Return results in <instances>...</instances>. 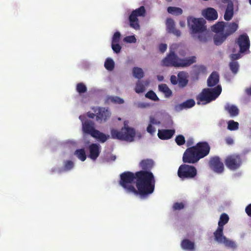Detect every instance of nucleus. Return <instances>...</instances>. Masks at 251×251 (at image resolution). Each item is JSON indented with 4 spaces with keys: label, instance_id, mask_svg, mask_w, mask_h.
<instances>
[{
    "label": "nucleus",
    "instance_id": "f257e3e1",
    "mask_svg": "<svg viewBox=\"0 0 251 251\" xmlns=\"http://www.w3.org/2000/svg\"><path fill=\"white\" fill-rule=\"evenodd\" d=\"M136 186L137 188L135 195L145 197L153 193L155 180L151 172L139 171L135 173Z\"/></svg>",
    "mask_w": 251,
    "mask_h": 251
},
{
    "label": "nucleus",
    "instance_id": "f03ea898",
    "mask_svg": "<svg viewBox=\"0 0 251 251\" xmlns=\"http://www.w3.org/2000/svg\"><path fill=\"white\" fill-rule=\"evenodd\" d=\"M196 62V58L194 56L181 59L178 57L174 51L171 50L162 59L161 64L165 67L185 68L190 66Z\"/></svg>",
    "mask_w": 251,
    "mask_h": 251
},
{
    "label": "nucleus",
    "instance_id": "7ed1b4c3",
    "mask_svg": "<svg viewBox=\"0 0 251 251\" xmlns=\"http://www.w3.org/2000/svg\"><path fill=\"white\" fill-rule=\"evenodd\" d=\"M222 87L218 85L214 88H204L196 97L197 104H206L215 100L220 95Z\"/></svg>",
    "mask_w": 251,
    "mask_h": 251
},
{
    "label": "nucleus",
    "instance_id": "20e7f679",
    "mask_svg": "<svg viewBox=\"0 0 251 251\" xmlns=\"http://www.w3.org/2000/svg\"><path fill=\"white\" fill-rule=\"evenodd\" d=\"M135 179V173L126 171L120 175V179L119 183L127 193H132L135 195L136 189L133 185Z\"/></svg>",
    "mask_w": 251,
    "mask_h": 251
},
{
    "label": "nucleus",
    "instance_id": "39448f33",
    "mask_svg": "<svg viewBox=\"0 0 251 251\" xmlns=\"http://www.w3.org/2000/svg\"><path fill=\"white\" fill-rule=\"evenodd\" d=\"M111 135L112 138L114 139L132 142L135 136V131L134 128L125 126L122 128L121 131L112 129Z\"/></svg>",
    "mask_w": 251,
    "mask_h": 251
},
{
    "label": "nucleus",
    "instance_id": "423d86ee",
    "mask_svg": "<svg viewBox=\"0 0 251 251\" xmlns=\"http://www.w3.org/2000/svg\"><path fill=\"white\" fill-rule=\"evenodd\" d=\"M197 175V170L193 166L182 164L177 171L178 176L181 179H191L194 178Z\"/></svg>",
    "mask_w": 251,
    "mask_h": 251
},
{
    "label": "nucleus",
    "instance_id": "0eeeda50",
    "mask_svg": "<svg viewBox=\"0 0 251 251\" xmlns=\"http://www.w3.org/2000/svg\"><path fill=\"white\" fill-rule=\"evenodd\" d=\"M187 23L192 30V34L202 32L206 30L204 25L205 21L202 18L189 17L187 19Z\"/></svg>",
    "mask_w": 251,
    "mask_h": 251
},
{
    "label": "nucleus",
    "instance_id": "6e6552de",
    "mask_svg": "<svg viewBox=\"0 0 251 251\" xmlns=\"http://www.w3.org/2000/svg\"><path fill=\"white\" fill-rule=\"evenodd\" d=\"M146 14V10L144 6H141L132 11L129 16V25L132 28L138 30L140 29L138 17H144Z\"/></svg>",
    "mask_w": 251,
    "mask_h": 251
},
{
    "label": "nucleus",
    "instance_id": "1a4fd4ad",
    "mask_svg": "<svg viewBox=\"0 0 251 251\" xmlns=\"http://www.w3.org/2000/svg\"><path fill=\"white\" fill-rule=\"evenodd\" d=\"M225 163L228 169L235 171L241 167L242 164V160L239 154H232L226 157Z\"/></svg>",
    "mask_w": 251,
    "mask_h": 251
},
{
    "label": "nucleus",
    "instance_id": "9d476101",
    "mask_svg": "<svg viewBox=\"0 0 251 251\" xmlns=\"http://www.w3.org/2000/svg\"><path fill=\"white\" fill-rule=\"evenodd\" d=\"M201 159L195 146L188 148L184 151L182 160L184 163L195 164Z\"/></svg>",
    "mask_w": 251,
    "mask_h": 251
},
{
    "label": "nucleus",
    "instance_id": "9b49d317",
    "mask_svg": "<svg viewBox=\"0 0 251 251\" xmlns=\"http://www.w3.org/2000/svg\"><path fill=\"white\" fill-rule=\"evenodd\" d=\"M79 119L82 122V129L83 132L92 137L97 129H95V123L93 120L87 119L84 116L80 115Z\"/></svg>",
    "mask_w": 251,
    "mask_h": 251
},
{
    "label": "nucleus",
    "instance_id": "f8f14e48",
    "mask_svg": "<svg viewBox=\"0 0 251 251\" xmlns=\"http://www.w3.org/2000/svg\"><path fill=\"white\" fill-rule=\"evenodd\" d=\"M209 165L210 169L215 173L221 174L224 172V164L219 156L211 157L209 161Z\"/></svg>",
    "mask_w": 251,
    "mask_h": 251
},
{
    "label": "nucleus",
    "instance_id": "ddd939ff",
    "mask_svg": "<svg viewBox=\"0 0 251 251\" xmlns=\"http://www.w3.org/2000/svg\"><path fill=\"white\" fill-rule=\"evenodd\" d=\"M236 43L239 47L240 53H244L249 50L250 46V42L249 36L247 34L240 35L238 38Z\"/></svg>",
    "mask_w": 251,
    "mask_h": 251
},
{
    "label": "nucleus",
    "instance_id": "4468645a",
    "mask_svg": "<svg viewBox=\"0 0 251 251\" xmlns=\"http://www.w3.org/2000/svg\"><path fill=\"white\" fill-rule=\"evenodd\" d=\"M194 146L196 148L200 159L204 158L209 153L210 146L207 142H200Z\"/></svg>",
    "mask_w": 251,
    "mask_h": 251
},
{
    "label": "nucleus",
    "instance_id": "2eb2a0df",
    "mask_svg": "<svg viewBox=\"0 0 251 251\" xmlns=\"http://www.w3.org/2000/svg\"><path fill=\"white\" fill-rule=\"evenodd\" d=\"M96 113V121L99 123L105 122L110 116V113L105 108L99 107L95 110Z\"/></svg>",
    "mask_w": 251,
    "mask_h": 251
},
{
    "label": "nucleus",
    "instance_id": "dca6fc26",
    "mask_svg": "<svg viewBox=\"0 0 251 251\" xmlns=\"http://www.w3.org/2000/svg\"><path fill=\"white\" fill-rule=\"evenodd\" d=\"M88 150L89 152L88 157L92 160L95 161L100 154L101 147L98 144L92 143L89 146Z\"/></svg>",
    "mask_w": 251,
    "mask_h": 251
},
{
    "label": "nucleus",
    "instance_id": "f3484780",
    "mask_svg": "<svg viewBox=\"0 0 251 251\" xmlns=\"http://www.w3.org/2000/svg\"><path fill=\"white\" fill-rule=\"evenodd\" d=\"M166 27L168 32L170 33H173L177 37L181 35V32L179 30L175 27V24L174 20L171 18H168L166 20Z\"/></svg>",
    "mask_w": 251,
    "mask_h": 251
},
{
    "label": "nucleus",
    "instance_id": "a211bd4d",
    "mask_svg": "<svg viewBox=\"0 0 251 251\" xmlns=\"http://www.w3.org/2000/svg\"><path fill=\"white\" fill-rule=\"evenodd\" d=\"M202 14L208 21H214L218 18L217 12L213 8L209 7L203 10Z\"/></svg>",
    "mask_w": 251,
    "mask_h": 251
},
{
    "label": "nucleus",
    "instance_id": "6ab92c4d",
    "mask_svg": "<svg viewBox=\"0 0 251 251\" xmlns=\"http://www.w3.org/2000/svg\"><path fill=\"white\" fill-rule=\"evenodd\" d=\"M175 133V129H159L157 135L161 140H168L171 139Z\"/></svg>",
    "mask_w": 251,
    "mask_h": 251
},
{
    "label": "nucleus",
    "instance_id": "aec40b11",
    "mask_svg": "<svg viewBox=\"0 0 251 251\" xmlns=\"http://www.w3.org/2000/svg\"><path fill=\"white\" fill-rule=\"evenodd\" d=\"M238 25L234 22L232 23H226L225 27L224 29L225 33L226 36H229L233 33H234L238 29Z\"/></svg>",
    "mask_w": 251,
    "mask_h": 251
},
{
    "label": "nucleus",
    "instance_id": "412c9836",
    "mask_svg": "<svg viewBox=\"0 0 251 251\" xmlns=\"http://www.w3.org/2000/svg\"><path fill=\"white\" fill-rule=\"evenodd\" d=\"M153 165L154 162L151 159H143L139 163V167L142 169V171L151 172L150 171L153 167Z\"/></svg>",
    "mask_w": 251,
    "mask_h": 251
},
{
    "label": "nucleus",
    "instance_id": "4be33fe9",
    "mask_svg": "<svg viewBox=\"0 0 251 251\" xmlns=\"http://www.w3.org/2000/svg\"><path fill=\"white\" fill-rule=\"evenodd\" d=\"M233 16V3L232 1H228L224 15V19L228 21H230Z\"/></svg>",
    "mask_w": 251,
    "mask_h": 251
},
{
    "label": "nucleus",
    "instance_id": "5701e85b",
    "mask_svg": "<svg viewBox=\"0 0 251 251\" xmlns=\"http://www.w3.org/2000/svg\"><path fill=\"white\" fill-rule=\"evenodd\" d=\"M178 85L180 88L185 87L188 83L186 73L183 71L180 72L177 74Z\"/></svg>",
    "mask_w": 251,
    "mask_h": 251
},
{
    "label": "nucleus",
    "instance_id": "b1692460",
    "mask_svg": "<svg viewBox=\"0 0 251 251\" xmlns=\"http://www.w3.org/2000/svg\"><path fill=\"white\" fill-rule=\"evenodd\" d=\"M195 101L193 99H189L183 103L175 106V109L176 111H180L185 108H190L194 106Z\"/></svg>",
    "mask_w": 251,
    "mask_h": 251
},
{
    "label": "nucleus",
    "instance_id": "393cba45",
    "mask_svg": "<svg viewBox=\"0 0 251 251\" xmlns=\"http://www.w3.org/2000/svg\"><path fill=\"white\" fill-rule=\"evenodd\" d=\"M219 81V75L216 72H212L207 79V85L213 87L217 85Z\"/></svg>",
    "mask_w": 251,
    "mask_h": 251
},
{
    "label": "nucleus",
    "instance_id": "a878e982",
    "mask_svg": "<svg viewBox=\"0 0 251 251\" xmlns=\"http://www.w3.org/2000/svg\"><path fill=\"white\" fill-rule=\"evenodd\" d=\"M225 110L229 113L231 117L237 116L239 112V109L237 106L234 105H231L228 103L225 105Z\"/></svg>",
    "mask_w": 251,
    "mask_h": 251
},
{
    "label": "nucleus",
    "instance_id": "bb28decb",
    "mask_svg": "<svg viewBox=\"0 0 251 251\" xmlns=\"http://www.w3.org/2000/svg\"><path fill=\"white\" fill-rule=\"evenodd\" d=\"M181 247L184 250L193 251L195 250V245L194 242L188 239H185L181 241Z\"/></svg>",
    "mask_w": 251,
    "mask_h": 251
},
{
    "label": "nucleus",
    "instance_id": "cd10ccee",
    "mask_svg": "<svg viewBox=\"0 0 251 251\" xmlns=\"http://www.w3.org/2000/svg\"><path fill=\"white\" fill-rule=\"evenodd\" d=\"M224 228L218 227L216 231L214 232L215 240L218 243L222 244V242L225 240L226 236L223 234Z\"/></svg>",
    "mask_w": 251,
    "mask_h": 251
},
{
    "label": "nucleus",
    "instance_id": "c85d7f7f",
    "mask_svg": "<svg viewBox=\"0 0 251 251\" xmlns=\"http://www.w3.org/2000/svg\"><path fill=\"white\" fill-rule=\"evenodd\" d=\"M227 37V36L223 32L216 33L213 37L214 44L216 46L221 45L226 40Z\"/></svg>",
    "mask_w": 251,
    "mask_h": 251
},
{
    "label": "nucleus",
    "instance_id": "c756f323",
    "mask_svg": "<svg viewBox=\"0 0 251 251\" xmlns=\"http://www.w3.org/2000/svg\"><path fill=\"white\" fill-rule=\"evenodd\" d=\"M159 90L164 93L166 98H169L173 95L172 90L166 84H161L158 86Z\"/></svg>",
    "mask_w": 251,
    "mask_h": 251
},
{
    "label": "nucleus",
    "instance_id": "7c9ffc66",
    "mask_svg": "<svg viewBox=\"0 0 251 251\" xmlns=\"http://www.w3.org/2000/svg\"><path fill=\"white\" fill-rule=\"evenodd\" d=\"M225 27V22H218L212 27V30L216 33H223Z\"/></svg>",
    "mask_w": 251,
    "mask_h": 251
},
{
    "label": "nucleus",
    "instance_id": "2f4dec72",
    "mask_svg": "<svg viewBox=\"0 0 251 251\" xmlns=\"http://www.w3.org/2000/svg\"><path fill=\"white\" fill-rule=\"evenodd\" d=\"M92 137L98 139L101 143H104L109 138V135H107L104 133L100 132L99 130H97L94 133V135L92 136Z\"/></svg>",
    "mask_w": 251,
    "mask_h": 251
},
{
    "label": "nucleus",
    "instance_id": "473e14b6",
    "mask_svg": "<svg viewBox=\"0 0 251 251\" xmlns=\"http://www.w3.org/2000/svg\"><path fill=\"white\" fill-rule=\"evenodd\" d=\"M229 221L228 216L226 213H223L221 215L220 220L218 222V227L224 228V226Z\"/></svg>",
    "mask_w": 251,
    "mask_h": 251
},
{
    "label": "nucleus",
    "instance_id": "72a5a7b5",
    "mask_svg": "<svg viewBox=\"0 0 251 251\" xmlns=\"http://www.w3.org/2000/svg\"><path fill=\"white\" fill-rule=\"evenodd\" d=\"M75 155L82 161H85L86 159V154L84 149L76 150L75 152Z\"/></svg>",
    "mask_w": 251,
    "mask_h": 251
},
{
    "label": "nucleus",
    "instance_id": "f704fd0d",
    "mask_svg": "<svg viewBox=\"0 0 251 251\" xmlns=\"http://www.w3.org/2000/svg\"><path fill=\"white\" fill-rule=\"evenodd\" d=\"M167 11L170 14L176 16L182 14L183 12L181 8L173 6L168 7Z\"/></svg>",
    "mask_w": 251,
    "mask_h": 251
},
{
    "label": "nucleus",
    "instance_id": "c9c22d12",
    "mask_svg": "<svg viewBox=\"0 0 251 251\" xmlns=\"http://www.w3.org/2000/svg\"><path fill=\"white\" fill-rule=\"evenodd\" d=\"M133 75L138 79H141L144 76V72L142 69L138 67H134L133 68Z\"/></svg>",
    "mask_w": 251,
    "mask_h": 251
},
{
    "label": "nucleus",
    "instance_id": "e433bc0d",
    "mask_svg": "<svg viewBox=\"0 0 251 251\" xmlns=\"http://www.w3.org/2000/svg\"><path fill=\"white\" fill-rule=\"evenodd\" d=\"M229 67L233 74H236L238 72L239 65L237 61H230L229 64Z\"/></svg>",
    "mask_w": 251,
    "mask_h": 251
},
{
    "label": "nucleus",
    "instance_id": "4c0bfd02",
    "mask_svg": "<svg viewBox=\"0 0 251 251\" xmlns=\"http://www.w3.org/2000/svg\"><path fill=\"white\" fill-rule=\"evenodd\" d=\"M105 68L108 71H112L115 67L114 61L111 58H107L104 63Z\"/></svg>",
    "mask_w": 251,
    "mask_h": 251
},
{
    "label": "nucleus",
    "instance_id": "58836bf2",
    "mask_svg": "<svg viewBox=\"0 0 251 251\" xmlns=\"http://www.w3.org/2000/svg\"><path fill=\"white\" fill-rule=\"evenodd\" d=\"M239 128V124L233 120H230L227 123V129L233 131L238 129Z\"/></svg>",
    "mask_w": 251,
    "mask_h": 251
},
{
    "label": "nucleus",
    "instance_id": "ea45409f",
    "mask_svg": "<svg viewBox=\"0 0 251 251\" xmlns=\"http://www.w3.org/2000/svg\"><path fill=\"white\" fill-rule=\"evenodd\" d=\"M76 90L79 94H81L86 92L87 88L83 83L80 82L76 84Z\"/></svg>",
    "mask_w": 251,
    "mask_h": 251
},
{
    "label": "nucleus",
    "instance_id": "a19ab883",
    "mask_svg": "<svg viewBox=\"0 0 251 251\" xmlns=\"http://www.w3.org/2000/svg\"><path fill=\"white\" fill-rule=\"evenodd\" d=\"M222 244H224L226 247L231 248L232 249H235L236 248L235 243L226 238L225 240L222 242Z\"/></svg>",
    "mask_w": 251,
    "mask_h": 251
},
{
    "label": "nucleus",
    "instance_id": "79ce46f5",
    "mask_svg": "<svg viewBox=\"0 0 251 251\" xmlns=\"http://www.w3.org/2000/svg\"><path fill=\"white\" fill-rule=\"evenodd\" d=\"M195 72L197 75L204 74L206 72V68L203 65L195 66Z\"/></svg>",
    "mask_w": 251,
    "mask_h": 251
},
{
    "label": "nucleus",
    "instance_id": "37998d69",
    "mask_svg": "<svg viewBox=\"0 0 251 251\" xmlns=\"http://www.w3.org/2000/svg\"><path fill=\"white\" fill-rule=\"evenodd\" d=\"M145 87L144 85L143 84V83L140 81L138 80L136 84V87L135 88V91L137 93H141L145 91Z\"/></svg>",
    "mask_w": 251,
    "mask_h": 251
},
{
    "label": "nucleus",
    "instance_id": "c03bdc74",
    "mask_svg": "<svg viewBox=\"0 0 251 251\" xmlns=\"http://www.w3.org/2000/svg\"><path fill=\"white\" fill-rule=\"evenodd\" d=\"M145 96L146 98L154 101H158L159 100L156 94L152 90L148 92Z\"/></svg>",
    "mask_w": 251,
    "mask_h": 251
},
{
    "label": "nucleus",
    "instance_id": "a18cd8bd",
    "mask_svg": "<svg viewBox=\"0 0 251 251\" xmlns=\"http://www.w3.org/2000/svg\"><path fill=\"white\" fill-rule=\"evenodd\" d=\"M175 141L177 145L182 146L185 143V139L182 135H179L176 137Z\"/></svg>",
    "mask_w": 251,
    "mask_h": 251
},
{
    "label": "nucleus",
    "instance_id": "49530a36",
    "mask_svg": "<svg viewBox=\"0 0 251 251\" xmlns=\"http://www.w3.org/2000/svg\"><path fill=\"white\" fill-rule=\"evenodd\" d=\"M74 166V162L71 160H67L64 162V170L65 171H69L71 170Z\"/></svg>",
    "mask_w": 251,
    "mask_h": 251
},
{
    "label": "nucleus",
    "instance_id": "de8ad7c7",
    "mask_svg": "<svg viewBox=\"0 0 251 251\" xmlns=\"http://www.w3.org/2000/svg\"><path fill=\"white\" fill-rule=\"evenodd\" d=\"M111 47L113 51L116 53H119L121 51L122 48L121 46L119 45V43H112Z\"/></svg>",
    "mask_w": 251,
    "mask_h": 251
},
{
    "label": "nucleus",
    "instance_id": "09e8293b",
    "mask_svg": "<svg viewBox=\"0 0 251 251\" xmlns=\"http://www.w3.org/2000/svg\"><path fill=\"white\" fill-rule=\"evenodd\" d=\"M121 33L119 31L116 32L112 37V43H119L120 40Z\"/></svg>",
    "mask_w": 251,
    "mask_h": 251
},
{
    "label": "nucleus",
    "instance_id": "8fccbe9b",
    "mask_svg": "<svg viewBox=\"0 0 251 251\" xmlns=\"http://www.w3.org/2000/svg\"><path fill=\"white\" fill-rule=\"evenodd\" d=\"M184 207V205L182 202H175L173 206L174 210H180L183 209Z\"/></svg>",
    "mask_w": 251,
    "mask_h": 251
},
{
    "label": "nucleus",
    "instance_id": "3c124183",
    "mask_svg": "<svg viewBox=\"0 0 251 251\" xmlns=\"http://www.w3.org/2000/svg\"><path fill=\"white\" fill-rule=\"evenodd\" d=\"M198 33L199 35L198 38L199 41L202 42H206L207 40L206 34L203 33V32Z\"/></svg>",
    "mask_w": 251,
    "mask_h": 251
},
{
    "label": "nucleus",
    "instance_id": "603ef678",
    "mask_svg": "<svg viewBox=\"0 0 251 251\" xmlns=\"http://www.w3.org/2000/svg\"><path fill=\"white\" fill-rule=\"evenodd\" d=\"M147 131L151 135H152L155 132L156 130H155V128L152 126V125L149 124L148 126L147 127Z\"/></svg>",
    "mask_w": 251,
    "mask_h": 251
},
{
    "label": "nucleus",
    "instance_id": "864d4df0",
    "mask_svg": "<svg viewBox=\"0 0 251 251\" xmlns=\"http://www.w3.org/2000/svg\"><path fill=\"white\" fill-rule=\"evenodd\" d=\"M241 57L240 53L231 54L230 55L229 57L231 59V61H236V60L239 59Z\"/></svg>",
    "mask_w": 251,
    "mask_h": 251
},
{
    "label": "nucleus",
    "instance_id": "5fc2aeb1",
    "mask_svg": "<svg viewBox=\"0 0 251 251\" xmlns=\"http://www.w3.org/2000/svg\"><path fill=\"white\" fill-rule=\"evenodd\" d=\"M150 124L151 125H159L160 124V122L154 117L151 116L150 117Z\"/></svg>",
    "mask_w": 251,
    "mask_h": 251
},
{
    "label": "nucleus",
    "instance_id": "6e6d98bb",
    "mask_svg": "<svg viewBox=\"0 0 251 251\" xmlns=\"http://www.w3.org/2000/svg\"><path fill=\"white\" fill-rule=\"evenodd\" d=\"M124 40L127 43H135L136 39L134 36H129L125 37Z\"/></svg>",
    "mask_w": 251,
    "mask_h": 251
},
{
    "label": "nucleus",
    "instance_id": "4d7b16f0",
    "mask_svg": "<svg viewBox=\"0 0 251 251\" xmlns=\"http://www.w3.org/2000/svg\"><path fill=\"white\" fill-rule=\"evenodd\" d=\"M112 101L119 104H122L124 102V100L118 97H115L113 98L112 99Z\"/></svg>",
    "mask_w": 251,
    "mask_h": 251
},
{
    "label": "nucleus",
    "instance_id": "13d9d810",
    "mask_svg": "<svg viewBox=\"0 0 251 251\" xmlns=\"http://www.w3.org/2000/svg\"><path fill=\"white\" fill-rule=\"evenodd\" d=\"M170 81L172 84L176 85L178 84V77L175 75H172L171 76Z\"/></svg>",
    "mask_w": 251,
    "mask_h": 251
},
{
    "label": "nucleus",
    "instance_id": "bf43d9fd",
    "mask_svg": "<svg viewBox=\"0 0 251 251\" xmlns=\"http://www.w3.org/2000/svg\"><path fill=\"white\" fill-rule=\"evenodd\" d=\"M167 48V45L166 44H161L159 46V50L160 52L163 53L164 52Z\"/></svg>",
    "mask_w": 251,
    "mask_h": 251
},
{
    "label": "nucleus",
    "instance_id": "052dcab7",
    "mask_svg": "<svg viewBox=\"0 0 251 251\" xmlns=\"http://www.w3.org/2000/svg\"><path fill=\"white\" fill-rule=\"evenodd\" d=\"M245 211L247 214L250 217H251V203L248 205L246 208Z\"/></svg>",
    "mask_w": 251,
    "mask_h": 251
},
{
    "label": "nucleus",
    "instance_id": "680f3d73",
    "mask_svg": "<svg viewBox=\"0 0 251 251\" xmlns=\"http://www.w3.org/2000/svg\"><path fill=\"white\" fill-rule=\"evenodd\" d=\"M226 143L228 145H232L234 143L233 139L230 137H227L225 139Z\"/></svg>",
    "mask_w": 251,
    "mask_h": 251
},
{
    "label": "nucleus",
    "instance_id": "e2e57ef3",
    "mask_svg": "<svg viewBox=\"0 0 251 251\" xmlns=\"http://www.w3.org/2000/svg\"><path fill=\"white\" fill-rule=\"evenodd\" d=\"M87 116L91 119H94L95 117H96V114H94L93 113L88 112L87 113Z\"/></svg>",
    "mask_w": 251,
    "mask_h": 251
},
{
    "label": "nucleus",
    "instance_id": "0e129e2a",
    "mask_svg": "<svg viewBox=\"0 0 251 251\" xmlns=\"http://www.w3.org/2000/svg\"><path fill=\"white\" fill-rule=\"evenodd\" d=\"M245 92L248 96H251V86L249 88H246Z\"/></svg>",
    "mask_w": 251,
    "mask_h": 251
},
{
    "label": "nucleus",
    "instance_id": "69168bd1",
    "mask_svg": "<svg viewBox=\"0 0 251 251\" xmlns=\"http://www.w3.org/2000/svg\"><path fill=\"white\" fill-rule=\"evenodd\" d=\"M157 79L159 81H162L164 79V76L163 75H158L157 76Z\"/></svg>",
    "mask_w": 251,
    "mask_h": 251
},
{
    "label": "nucleus",
    "instance_id": "338daca9",
    "mask_svg": "<svg viewBox=\"0 0 251 251\" xmlns=\"http://www.w3.org/2000/svg\"><path fill=\"white\" fill-rule=\"evenodd\" d=\"M179 25L181 27L184 26H185V22H184V21H180L179 22Z\"/></svg>",
    "mask_w": 251,
    "mask_h": 251
},
{
    "label": "nucleus",
    "instance_id": "774afa93",
    "mask_svg": "<svg viewBox=\"0 0 251 251\" xmlns=\"http://www.w3.org/2000/svg\"><path fill=\"white\" fill-rule=\"evenodd\" d=\"M192 144V142H191L188 141V142H187V146L188 147L190 146Z\"/></svg>",
    "mask_w": 251,
    "mask_h": 251
}]
</instances>
